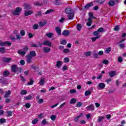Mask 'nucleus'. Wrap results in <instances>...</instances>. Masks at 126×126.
Masks as SVG:
<instances>
[{"label":"nucleus","mask_w":126,"mask_h":126,"mask_svg":"<svg viewBox=\"0 0 126 126\" xmlns=\"http://www.w3.org/2000/svg\"><path fill=\"white\" fill-rule=\"evenodd\" d=\"M37 54L36 52L34 50L30 51V53L28 55L26 56L27 59V63H32V58H35Z\"/></svg>","instance_id":"f257e3e1"},{"label":"nucleus","mask_w":126,"mask_h":126,"mask_svg":"<svg viewBox=\"0 0 126 126\" xmlns=\"http://www.w3.org/2000/svg\"><path fill=\"white\" fill-rule=\"evenodd\" d=\"M65 12L67 15L68 20H72L74 17V14L72 13V9L70 8H66L65 10Z\"/></svg>","instance_id":"f03ea898"},{"label":"nucleus","mask_w":126,"mask_h":126,"mask_svg":"<svg viewBox=\"0 0 126 126\" xmlns=\"http://www.w3.org/2000/svg\"><path fill=\"white\" fill-rule=\"evenodd\" d=\"M21 11H22V8L20 7H16L15 10H11L12 14H13V15H14L15 16L19 15V14H20V13H21Z\"/></svg>","instance_id":"7ed1b4c3"},{"label":"nucleus","mask_w":126,"mask_h":126,"mask_svg":"<svg viewBox=\"0 0 126 126\" xmlns=\"http://www.w3.org/2000/svg\"><path fill=\"white\" fill-rule=\"evenodd\" d=\"M0 46L1 47H5V46H11V43L8 41H5L4 42L0 41Z\"/></svg>","instance_id":"20e7f679"},{"label":"nucleus","mask_w":126,"mask_h":126,"mask_svg":"<svg viewBox=\"0 0 126 126\" xmlns=\"http://www.w3.org/2000/svg\"><path fill=\"white\" fill-rule=\"evenodd\" d=\"M24 9L26 10H29V9H31V5L30 4L25 3L23 5Z\"/></svg>","instance_id":"39448f33"},{"label":"nucleus","mask_w":126,"mask_h":126,"mask_svg":"<svg viewBox=\"0 0 126 126\" xmlns=\"http://www.w3.org/2000/svg\"><path fill=\"white\" fill-rule=\"evenodd\" d=\"M42 45L44 46H48V47H52V43L49 40H45L42 43Z\"/></svg>","instance_id":"423d86ee"},{"label":"nucleus","mask_w":126,"mask_h":126,"mask_svg":"<svg viewBox=\"0 0 126 126\" xmlns=\"http://www.w3.org/2000/svg\"><path fill=\"white\" fill-rule=\"evenodd\" d=\"M116 73L117 71H111L108 72V74L110 77H114V76H116Z\"/></svg>","instance_id":"0eeeda50"},{"label":"nucleus","mask_w":126,"mask_h":126,"mask_svg":"<svg viewBox=\"0 0 126 126\" xmlns=\"http://www.w3.org/2000/svg\"><path fill=\"white\" fill-rule=\"evenodd\" d=\"M55 31H56L58 35H62V29H61V28L57 27L55 28Z\"/></svg>","instance_id":"6e6552de"},{"label":"nucleus","mask_w":126,"mask_h":126,"mask_svg":"<svg viewBox=\"0 0 126 126\" xmlns=\"http://www.w3.org/2000/svg\"><path fill=\"white\" fill-rule=\"evenodd\" d=\"M0 81L2 84H6V85H7V80H6V79H5L3 77L0 79Z\"/></svg>","instance_id":"1a4fd4ad"},{"label":"nucleus","mask_w":126,"mask_h":126,"mask_svg":"<svg viewBox=\"0 0 126 126\" xmlns=\"http://www.w3.org/2000/svg\"><path fill=\"white\" fill-rule=\"evenodd\" d=\"M82 116H83V114L80 113L79 116L74 118L73 119L74 122H75V123H78L79 118H81V117H82Z\"/></svg>","instance_id":"9d476101"},{"label":"nucleus","mask_w":126,"mask_h":126,"mask_svg":"<svg viewBox=\"0 0 126 126\" xmlns=\"http://www.w3.org/2000/svg\"><path fill=\"white\" fill-rule=\"evenodd\" d=\"M86 109L87 110V111H90L91 110L92 111H94V105L92 104L88 106Z\"/></svg>","instance_id":"9b49d317"},{"label":"nucleus","mask_w":126,"mask_h":126,"mask_svg":"<svg viewBox=\"0 0 126 126\" xmlns=\"http://www.w3.org/2000/svg\"><path fill=\"white\" fill-rule=\"evenodd\" d=\"M17 53L19 55L21 56V57H24L25 55H26V52L22 51V50H18Z\"/></svg>","instance_id":"f8f14e48"},{"label":"nucleus","mask_w":126,"mask_h":126,"mask_svg":"<svg viewBox=\"0 0 126 126\" xmlns=\"http://www.w3.org/2000/svg\"><path fill=\"white\" fill-rule=\"evenodd\" d=\"M31 14H33V11L30 10L29 11H26L24 13L25 16H28L29 15H31Z\"/></svg>","instance_id":"ddd939ff"},{"label":"nucleus","mask_w":126,"mask_h":126,"mask_svg":"<svg viewBox=\"0 0 126 126\" xmlns=\"http://www.w3.org/2000/svg\"><path fill=\"white\" fill-rule=\"evenodd\" d=\"M43 51L44 52V53L47 54V53H50V52H51V48L48 47H44L43 48Z\"/></svg>","instance_id":"4468645a"},{"label":"nucleus","mask_w":126,"mask_h":126,"mask_svg":"<svg viewBox=\"0 0 126 126\" xmlns=\"http://www.w3.org/2000/svg\"><path fill=\"white\" fill-rule=\"evenodd\" d=\"M92 21L93 20L91 19V18H88V22L86 23V25L88 26V27H90V26L92 25Z\"/></svg>","instance_id":"2eb2a0df"},{"label":"nucleus","mask_w":126,"mask_h":126,"mask_svg":"<svg viewBox=\"0 0 126 126\" xmlns=\"http://www.w3.org/2000/svg\"><path fill=\"white\" fill-rule=\"evenodd\" d=\"M3 63H9L11 61V58L8 57H4L2 59Z\"/></svg>","instance_id":"dca6fc26"},{"label":"nucleus","mask_w":126,"mask_h":126,"mask_svg":"<svg viewBox=\"0 0 126 126\" xmlns=\"http://www.w3.org/2000/svg\"><path fill=\"white\" fill-rule=\"evenodd\" d=\"M98 87L100 88V89L103 90L105 89L106 85L104 83H100L98 84Z\"/></svg>","instance_id":"f3484780"},{"label":"nucleus","mask_w":126,"mask_h":126,"mask_svg":"<svg viewBox=\"0 0 126 126\" xmlns=\"http://www.w3.org/2000/svg\"><path fill=\"white\" fill-rule=\"evenodd\" d=\"M17 68V66L15 64H13L11 67V70L13 72H16V69Z\"/></svg>","instance_id":"a211bd4d"},{"label":"nucleus","mask_w":126,"mask_h":126,"mask_svg":"<svg viewBox=\"0 0 126 126\" xmlns=\"http://www.w3.org/2000/svg\"><path fill=\"white\" fill-rule=\"evenodd\" d=\"M63 36H68L69 35V32L67 30H64L62 32Z\"/></svg>","instance_id":"6ab92c4d"},{"label":"nucleus","mask_w":126,"mask_h":126,"mask_svg":"<svg viewBox=\"0 0 126 126\" xmlns=\"http://www.w3.org/2000/svg\"><path fill=\"white\" fill-rule=\"evenodd\" d=\"M22 71H23V69L21 68V67H17L15 72L16 73L18 74L19 73H21Z\"/></svg>","instance_id":"aec40b11"},{"label":"nucleus","mask_w":126,"mask_h":126,"mask_svg":"<svg viewBox=\"0 0 126 126\" xmlns=\"http://www.w3.org/2000/svg\"><path fill=\"white\" fill-rule=\"evenodd\" d=\"M63 64V62L62 61H58L56 63V66L58 68H60Z\"/></svg>","instance_id":"412c9836"},{"label":"nucleus","mask_w":126,"mask_h":126,"mask_svg":"<svg viewBox=\"0 0 126 126\" xmlns=\"http://www.w3.org/2000/svg\"><path fill=\"white\" fill-rule=\"evenodd\" d=\"M11 94V92L9 90L7 92H6L4 95V98H7L9 95Z\"/></svg>","instance_id":"4be33fe9"},{"label":"nucleus","mask_w":126,"mask_h":126,"mask_svg":"<svg viewBox=\"0 0 126 126\" xmlns=\"http://www.w3.org/2000/svg\"><path fill=\"white\" fill-rule=\"evenodd\" d=\"M92 5H93V2H91L87 4L85 6V8H86V9H87L89 8V7H90L91 6H92Z\"/></svg>","instance_id":"5701e85b"},{"label":"nucleus","mask_w":126,"mask_h":126,"mask_svg":"<svg viewBox=\"0 0 126 126\" xmlns=\"http://www.w3.org/2000/svg\"><path fill=\"white\" fill-rule=\"evenodd\" d=\"M93 56L95 58V59H98L99 57H98V54L96 51H94L93 52Z\"/></svg>","instance_id":"b1692460"},{"label":"nucleus","mask_w":126,"mask_h":126,"mask_svg":"<svg viewBox=\"0 0 126 126\" xmlns=\"http://www.w3.org/2000/svg\"><path fill=\"white\" fill-rule=\"evenodd\" d=\"M108 4L110 6H115V5H116V3L115 2V1L114 0H110L108 2Z\"/></svg>","instance_id":"393cba45"},{"label":"nucleus","mask_w":126,"mask_h":126,"mask_svg":"<svg viewBox=\"0 0 126 126\" xmlns=\"http://www.w3.org/2000/svg\"><path fill=\"white\" fill-rule=\"evenodd\" d=\"M89 16L90 17L89 18H91V19L92 20V19H96V17L94 16V15H93V13L92 12H90L89 13Z\"/></svg>","instance_id":"a878e982"},{"label":"nucleus","mask_w":126,"mask_h":126,"mask_svg":"<svg viewBox=\"0 0 126 126\" xmlns=\"http://www.w3.org/2000/svg\"><path fill=\"white\" fill-rule=\"evenodd\" d=\"M75 103H76V99L74 98H71L70 101V104L71 105H73V104H75Z\"/></svg>","instance_id":"bb28decb"},{"label":"nucleus","mask_w":126,"mask_h":126,"mask_svg":"<svg viewBox=\"0 0 126 126\" xmlns=\"http://www.w3.org/2000/svg\"><path fill=\"white\" fill-rule=\"evenodd\" d=\"M55 1L54 2V4L55 5H62L63 3L59 1V0H55Z\"/></svg>","instance_id":"cd10ccee"},{"label":"nucleus","mask_w":126,"mask_h":126,"mask_svg":"<svg viewBox=\"0 0 126 126\" xmlns=\"http://www.w3.org/2000/svg\"><path fill=\"white\" fill-rule=\"evenodd\" d=\"M46 35L48 38H52V37H53V36H54V33H53L52 32H48V33H46Z\"/></svg>","instance_id":"c85d7f7f"},{"label":"nucleus","mask_w":126,"mask_h":126,"mask_svg":"<svg viewBox=\"0 0 126 126\" xmlns=\"http://www.w3.org/2000/svg\"><path fill=\"white\" fill-rule=\"evenodd\" d=\"M43 13H42V11H39L37 12V14H35V17H37V16H42Z\"/></svg>","instance_id":"c756f323"},{"label":"nucleus","mask_w":126,"mask_h":126,"mask_svg":"<svg viewBox=\"0 0 126 126\" xmlns=\"http://www.w3.org/2000/svg\"><path fill=\"white\" fill-rule=\"evenodd\" d=\"M0 53L1 54H5V48L0 47Z\"/></svg>","instance_id":"7c9ffc66"},{"label":"nucleus","mask_w":126,"mask_h":126,"mask_svg":"<svg viewBox=\"0 0 126 126\" xmlns=\"http://www.w3.org/2000/svg\"><path fill=\"white\" fill-rule=\"evenodd\" d=\"M46 24H47V22L45 21V22H40L39 23V25L40 26H41V27H43V26H45V25H46Z\"/></svg>","instance_id":"2f4dec72"},{"label":"nucleus","mask_w":126,"mask_h":126,"mask_svg":"<svg viewBox=\"0 0 126 126\" xmlns=\"http://www.w3.org/2000/svg\"><path fill=\"white\" fill-rule=\"evenodd\" d=\"M33 83H34V80L32 78L30 79V82L27 83V85H33Z\"/></svg>","instance_id":"473e14b6"},{"label":"nucleus","mask_w":126,"mask_h":126,"mask_svg":"<svg viewBox=\"0 0 126 126\" xmlns=\"http://www.w3.org/2000/svg\"><path fill=\"white\" fill-rule=\"evenodd\" d=\"M21 95H26L27 94V91L25 90H22L20 92Z\"/></svg>","instance_id":"72a5a7b5"},{"label":"nucleus","mask_w":126,"mask_h":126,"mask_svg":"<svg viewBox=\"0 0 126 126\" xmlns=\"http://www.w3.org/2000/svg\"><path fill=\"white\" fill-rule=\"evenodd\" d=\"M39 121V119L35 118L34 120H33L32 122V125H36V124H37V123H38V122Z\"/></svg>","instance_id":"f704fd0d"},{"label":"nucleus","mask_w":126,"mask_h":126,"mask_svg":"<svg viewBox=\"0 0 126 126\" xmlns=\"http://www.w3.org/2000/svg\"><path fill=\"white\" fill-rule=\"evenodd\" d=\"M44 83H45V80L44 79H41L39 82V84H40L41 86H43Z\"/></svg>","instance_id":"c9c22d12"},{"label":"nucleus","mask_w":126,"mask_h":126,"mask_svg":"<svg viewBox=\"0 0 126 126\" xmlns=\"http://www.w3.org/2000/svg\"><path fill=\"white\" fill-rule=\"evenodd\" d=\"M111 50H112V48H111V47H109L108 48H106L105 49L106 54H109V53H110V52H111Z\"/></svg>","instance_id":"e433bc0d"},{"label":"nucleus","mask_w":126,"mask_h":126,"mask_svg":"<svg viewBox=\"0 0 126 126\" xmlns=\"http://www.w3.org/2000/svg\"><path fill=\"white\" fill-rule=\"evenodd\" d=\"M90 95H91V92H90V91H86L85 92V95L89 96Z\"/></svg>","instance_id":"4c0bfd02"},{"label":"nucleus","mask_w":126,"mask_h":126,"mask_svg":"<svg viewBox=\"0 0 126 126\" xmlns=\"http://www.w3.org/2000/svg\"><path fill=\"white\" fill-rule=\"evenodd\" d=\"M97 39H100V36L99 35H98L97 36H95V37H93L92 38V40L93 42H95V41H96V40Z\"/></svg>","instance_id":"58836bf2"},{"label":"nucleus","mask_w":126,"mask_h":126,"mask_svg":"<svg viewBox=\"0 0 126 126\" xmlns=\"http://www.w3.org/2000/svg\"><path fill=\"white\" fill-rule=\"evenodd\" d=\"M104 28H99L98 29L97 31L98 33H103L104 32Z\"/></svg>","instance_id":"ea45409f"},{"label":"nucleus","mask_w":126,"mask_h":126,"mask_svg":"<svg viewBox=\"0 0 126 126\" xmlns=\"http://www.w3.org/2000/svg\"><path fill=\"white\" fill-rule=\"evenodd\" d=\"M82 27V25H81L79 24H78L77 25V29L78 31H80V30H81Z\"/></svg>","instance_id":"a19ab883"},{"label":"nucleus","mask_w":126,"mask_h":126,"mask_svg":"<svg viewBox=\"0 0 126 126\" xmlns=\"http://www.w3.org/2000/svg\"><path fill=\"white\" fill-rule=\"evenodd\" d=\"M24 99H25V100H31V99H32V95H29L25 97Z\"/></svg>","instance_id":"79ce46f5"},{"label":"nucleus","mask_w":126,"mask_h":126,"mask_svg":"<svg viewBox=\"0 0 126 126\" xmlns=\"http://www.w3.org/2000/svg\"><path fill=\"white\" fill-rule=\"evenodd\" d=\"M6 114H7V117H11L12 116V111H7Z\"/></svg>","instance_id":"37998d69"},{"label":"nucleus","mask_w":126,"mask_h":126,"mask_svg":"<svg viewBox=\"0 0 126 126\" xmlns=\"http://www.w3.org/2000/svg\"><path fill=\"white\" fill-rule=\"evenodd\" d=\"M105 0H96V2L97 3H99L100 4H102L105 2Z\"/></svg>","instance_id":"c03bdc74"},{"label":"nucleus","mask_w":126,"mask_h":126,"mask_svg":"<svg viewBox=\"0 0 126 126\" xmlns=\"http://www.w3.org/2000/svg\"><path fill=\"white\" fill-rule=\"evenodd\" d=\"M33 29L34 30H37V29H39V26L38 24H34L33 26Z\"/></svg>","instance_id":"a18cd8bd"},{"label":"nucleus","mask_w":126,"mask_h":126,"mask_svg":"<svg viewBox=\"0 0 126 126\" xmlns=\"http://www.w3.org/2000/svg\"><path fill=\"white\" fill-rule=\"evenodd\" d=\"M77 108H80L82 106V103L81 102H77L76 104Z\"/></svg>","instance_id":"49530a36"},{"label":"nucleus","mask_w":126,"mask_h":126,"mask_svg":"<svg viewBox=\"0 0 126 126\" xmlns=\"http://www.w3.org/2000/svg\"><path fill=\"white\" fill-rule=\"evenodd\" d=\"M3 74L4 76H8L9 75V72L8 71H4Z\"/></svg>","instance_id":"de8ad7c7"},{"label":"nucleus","mask_w":126,"mask_h":126,"mask_svg":"<svg viewBox=\"0 0 126 126\" xmlns=\"http://www.w3.org/2000/svg\"><path fill=\"white\" fill-rule=\"evenodd\" d=\"M6 122V120L4 118H0V124H4Z\"/></svg>","instance_id":"09e8293b"},{"label":"nucleus","mask_w":126,"mask_h":126,"mask_svg":"<svg viewBox=\"0 0 126 126\" xmlns=\"http://www.w3.org/2000/svg\"><path fill=\"white\" fill-rule=\"evenodd\" d=\"M25 107V108H27V109H29V108L31 107V103H26Z\"/></svg>","instance_id":"8fccbe9b"},{"label":"nucleus","mask_w":126,"mask_h":126,"mask_svg":"<svg viewBox=\"0 0 126 126\" xmlns=\"http://www.w3.org/2000/svg\"><path fill=\"white\" fill-rule=\"evenodd\" d=\"M54 12V9H49L47 10L45 12V14H49V13H51V12Z\"/></svg>","instance_id":"3c124183"},{"label":"nucleus","mask_w":126,"mask_h":126,"mask_svg":"<svg viewBox=\"0 0 126 126\" xmlns=\"http://www.w3.org/2000/svg\"><path fill=\"white\" fill-rule=\"evenodd\" d=\"M20 34L23 36H25V31L23 30H21L20 32Z\"/></svg>","instance_id":"603ef678"},{"label":"nucleus","mask_w":126,"mask_h":126,"mask_svg":"<svg viewBox=\"0 0 126 126\" xmlns=\"http://www.w3.org/2000/svg\"><path fill=\"white\" fill-rule=\"evenodd\" d=\"M85 55L86 57H89L90 56H91V52L88 51L85 53Z\"/></svg>","instance_id":"864d4df0"},{"label":"nucleus","mask_w":126,"mask_h":126,"mask_svg":"<svg viewBox=\"0 0 126 126\" xmlns=\"http://www.w3.org/2000/svg\"><path fill=\"white\" fill-rule=\"evenodd\" d=\"M63 52V54H68V53H69L70 51L69 49H64Z\"/></svg>","instance_id":"5fc2aeb1"},{"label":"nucleus","mask_w":126,"mask_h":126,"mask_svg":"<svg viewBox=\"0 0 126 126\" xmlns=\"http://www.w3.org/2000/svg\"><path fill=\"white\" fill-rule=\"evenodd\" d=\"M124 60L123 59V57H118V63H123Z\"/></svg>","instance_id":"6e6d98bb"},{"label":"nucleus","mask_w":126,"mask_h":126,"mask_svg":"<svg viewBox=\"0 0 126 126\" xmlns=\"http://www.w3.org/2000/svg\"><path fill=\"white\" fill-rule=\"evenodd\" d=\"M66 43H67V41H66V40H62V41L60 42V44H61V45H66Z\"/></svg>","instance_id":"4d7b16f0"},{"label":"nucleus","mask_w":126,"mask_h":126,"mask_svg":"<svg viewBox=\"0 0 126 126\" xmlns=\"http://www.w3.org/2000/svg\"><path fill=\"white\" fill-rule=\"evenodd\" d=\"M63 61H64V63H69L70 60H69V58L66 57L64 58Z\"/></svg>","instance_id":"13d9d810"},{"label":"nucleus","mask_w":126,"mask_h":126,"mask_svg":"<svg viewBox=\"0 0 126 126\" xmlns=\"http://www.w3.org/2000/svg\"><path fill=\"white\" fill-rule=\"evenodd\" d=\"M93 34L94 36H98V35H99V32H98V31H95L93 32Z\"/></svg>","instance_id":"bf43d9fd"},{"label":"nucleus","mask_w":126,"mask_h":126,"mask_svg":"<svg viewBox=\"0 0 126 126\" xmlns=\"http://www.w3.org/2000/svg\"><path fill=\"white\" fill-rule=\"evenodd\" d=\"M43 102H44V99H43V98H40L38 99V100L37 101V103L38 104H42Z\"/></svg>","instance_id":"052dcab7"},{"label":"nucleus","mask_w":126,"mask_h":126,"mask_svg":"<svg viewBox=\"0 0 126 126\" xmlns=\"http://www.w3.org/2000/svg\"><path fill=\"white\" fill-rule=\"evenodd\" d=\"M34 5H36V6H41L42 3L39 2H36L34 3Z\"/></svg>","instance_id":"680f3d73"},{"label":"nucleus","mask_w":126,"mask_h":126,"mask_svg":"<svg viewBox=\"0 0 126 126\" xmlns=\"http://www.w3.org/2000/svg\"><path fill=\"white\" fill-rule=\"evenodd\" d=\"M104 119H105V117H98V122H99V123H100V122H102V121H103V120H104Z\"/></svg>","instance_id":"e2e57ef3"},{"label":"nucleus","mask_w":126,"mask_h":126,"mask_svg":"<svg viewBox=\"0 0 126 126\" xmlns=\"http://www.w3.org/2000/svg\"><path fill=\"white\" fill-rule=\"evenodd\" d=\"M67 68H68V67H67V65H64L62 68V70H63V71H65V70H67Z\"/></svg>","instance_id":"0e129e2a"},{"label":"nucleus","mask_w":126,"mask_h":126,"mask_svg":"<svg viewBox=\"0 0 126 126\" xmlns=\"http://www.w3.org/2000/svg\"><path fill=\"white\" fill-rule=\"evenodd\" d=\"M56 118H57V116H56V115H52L50 117V119L51 120H52V121H55Z\"/></svg>","instance_id":"69168bd1"},{"label":"nucleus","mask_w":126,"mask_h":126,"mask_svg":"<svg viewBox=\"0 0 126 126\" xmlns=\"http://www.w3.org/2000/svg\"><path fill=\"white\" fill-rule=\"evenodd\" d=\"M119 47L121 48V49H124L126 47V44L124 43H121L119 45Z\"/></svg>","instance_id":"338daca9"},{"label":"nucleus","mask_w":126,"mask_h":126,"mask_svg":"<svg viewBox=\"0 0 126 126\" xmlns=\"http://www.w3.org/2000/svg\"><path fill=\"white\" fill-rule=\"evenodd\" d=\"M20 63L21 64V65H24V64H25V61L23 60H20Z\"/></svg>","instance_id":"774afa93"}]
</instances>
